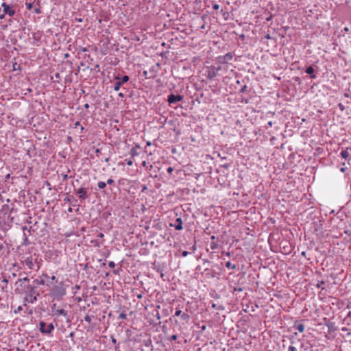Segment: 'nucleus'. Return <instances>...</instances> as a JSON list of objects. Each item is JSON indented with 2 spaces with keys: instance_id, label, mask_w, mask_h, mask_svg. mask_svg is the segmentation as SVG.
<instances>
[{
  "instance_id": "f257e3e1",
  "label": "nucleus",
  "mask_w": 351,
  "mask_h": 351,
  "mask_svg": "<svg viewBox=\"0 0 351 351\" xmlns=\"http://www.w3.org/2000/svg\"><path fill=\"white\" fill-rule=\"evenodd\" d=\"M19 293L25 294V300L29 303H34L37 301V298L40 295L37 290V286L35 285H19L16 289Z\"/></svg>"
},
{
  "instance_id": "f03ea898",
  "label": "nucleus",
  "mask_w": 351,
  "mask_h": 351,
  "mask_svg": "<svg viewBox=\"0 0 351 351\" xmlns=\"http://www.w3.org/2000/svg\"><path fill=\"white\" fill-rule=\"evenodd\" d=\"M66 295V289L64 287L63 282L54 285L50 291V295L54 300H60Z\"/></svg>"
},
{
  "instance_id": "7ed1b4c3",
  "label": "nucleus",
  "mask_w": 351,
  "mask_h": 351,
  "mask_svg": "<svg viewBox=\"0 0 351 351\" xmlns=\"http://www.w3.org/2000/svg\"><path fill=\"white\" fill-rule=\"evenodd\" d=\"M54 328V325L52 323L47 324L43 321H40L39 323V330L43 335H50Z\"/></svg>"
},
{
  "instance_id": "20e7f679",
  "label": "nucleus",
  "mask_w": 351,
  "mask_h": 351,
  "mask_svg": "<svg viewBox=\"0 0 351 351\" xmlns=\"http://www.w3.org/2000/svg\"><path fill=\"white\" fill-rule=\"evenodd\" d=\"M115 82L114 83V90L118 91L121 86L130 80L129 76L123 75L121 77L119 75L114 77Z\"/></svg>"
},
{
  "instance_id": "39448f33",
  "label": "nucleus",
  "mask_w": 351,
  "mask_h": 351,
  "mask_svg": "<svg viewBox=\"0 0 351 351\" xmlns=\"http://www.w3.org/2000/svg\"><path fill=\"white\" fill-rule=\"evenodd\" d=\"M233 53L229 52L224 56H219L216 58L219 64H226L233 58Z\"/></svg>"
},
{
  "instance_id": "423d86ee",
  "label": "nucleus",
  "mask_w": 351,
  "mask_h": 351,
  "mask_svg": "<svg viewBox=\"0 0 351 351\" xmlns=\"http://www.w3.org/2000/svg\"><path fill=\"white\" fill-rule=\"evenodd\" d=\"M221 69V67L220 66H211L210 69L207 72V78L209 80H213L217 75L218 72Z\"/></svg>"
},
{
  "instance_id": "0eeeda50",
  "label": "nucleus",
  "mask_w": 351,
  "mask_h": 351,
  "mask_svg": "<svg viewBox=\"0 0 351 351\" xmlns=\"http://www.w3.org/2000/svg\"><path fill=\"white\" fill-rule=\"evenodd\" d=\"M183 97L180 95L170 94L168 95L167 101L169 104H174L182 101Z\"/></svg>"
},
{
  "instance_id": "6e6552de",
  "label": "nucleus",
  "mask_w": 351,
  "mask_h": 351,
  "mask_svg": "<svg viewBox=\"0 0 351 351\" xmlns=\"http://www.w3.org/2000/svg\"><path fill=\"white\" fill-rule=\"evenodd\" d=\"M88 188L84 186H82L81 188L76 190V193L78 195L80 199L84 200L88 197Z\"/></svg>"
},
{
  "instance_id": "1a4fd4ad",
  "label": "nucleus",
  "mask_w": 351,
  "mask_h": 351,
  "mask_svg": "<svg viewBox=\"0 0 351 351\" xmlns=\"http://www.w3.org/2000/svg\"><path fill=\"white\" fill-rule=\"evenodd\" d=\"M175 316H180L181 319L184 321L186 323H188L190 321L191 317L189 314L186 313H183L180 309H176L175 312Z\"/></svg>"
},
{
  "instance_id": "9d476101",
  "label": "nucleus",
  "mask_w": 351,
  "mask_h": 351,
  "mask_svg": "<svg viewBox=\"0 0 351 351\" xmlns=\"http://www.w3.org/2000/svg\"><path fill=\"white\" fill-rule=\"evenodd\" d=\"M1 6L3 8L4 14H8L10 16H13L15 14V10L6 3L3 2Z\"/></svg>"
},
{
  "instance_id": "9b49d317",
  "label": "nucleus",
  "mask_w": 351,
  "mask_h": 351,
  "mask_svg": "<svg viewBox=\"0 0 351 351\" xmlns=\"http://www.w3.org/2000/svg\"><path fill=\"white\" fill-rule=\"evenodd\" d=\"M158 168H154L153 165H150L147 167V171H148L149 176L154 178H156L158 177Z\"/></svg>"
},
{
  "instance_id": "f8f14e48",
  "label": "nucleus",
  "mask_w": 351,
  "mask_h": 351,
  "mask_svg": "<svg viewBox=\"0 0 351 351\" xmlns=\"http://www.w3.org/2000/svg\"><path fill=\"white\" fill-rule=\"evenodd\" d=\"M171 226H173L176 230H181L183 229L182 220L180 217L176 219L174 223H171Z\"/></svg>"
},
{
  "instance_id": "ddd939ff",
  "label": "nucleus",
  "mask_w": 351,
  "mask_h": 351,
  "mask_svg": "<svg viewBox=\"0 0 351 351\" xmlns=\"http://www.w3.org/2000/svg\"><path fill=\"white\" fill-rule=\"evenodd\" d=\"M23 264H25L30 269H34V262L33 261L32 256L26 258L23 261Z\"/></svg>"
},
{
  "instance_id": "4468645a",
  "label": "nucleus",
  "mask_w": 351,
  "mask_h": 351,
  "mask_svg": "<svg viewBox=\"0 0 351 351\" xmlns=\"http://www.w3.org/2000/svg\"><path fill=\"white\" fill-rule=\"evenodd\" d=\"M54 315L57 317L63 315L65 317H68V312L66 310L64 309H56L54 311Z\"/></svg>"
},
{
  "instance_id": "2eb2a0df",
  "label": "nucleus",
  "mask_w": 351,
  "mask_h": 351,
  "mask_svg": "<svg viewBox=\"0 0 351 351\" xmlns=\"http://www.w3.org/2000/svg\"><path fill=\"white\" fill-rule=\"evenodd\" d=\"M305 72L307 74L310 75V77L312 78V79H315V78L317 77L316 75L314 73L315 70H314V69H313V67L312 66H310L307 67L306 69Z\"/></svg>"
},
{
  "instance_id": "dca6fc26",
  "label": "nucleus",
  "mask_w": 351,
  "mask_h": 351,
  "mask_svg": "<svg viewBox=\"0 0 351 351\" xmlns=\"http://www.w3.org/2000/svg\"><path fill=\"white\" fill-rule=\"evenodd\" d=\"M16 285H30L29 279L27 277H25L23 278H19L15 283Z\"/></svg>"
},
{
  "instance_id": "f3484780",
  "label": "nucleus",
  "mask_w": 351,
  "mask_h": 351,
  "mask_svg": "<svg viewBox=\"0 0 351 351\" xmlns=\"http://www.w3.org/2000/svg\"><path fill=\"white\" fill-rule=\"evenodd\" d=\"M141 149L140 146L138 145H136L134 147H133L130 150V154L132 157L136 156L139 155V153L138 150Z\"/></svg>"
},
{
  "instance_id": "a211bd4d",
  "label": "nucleus",
  "mask_w": 351,
  "mask_h": 351,
  "mask_svg": "<svg viewBox=\"0 0 351 351\" xmlns=\"http://www.w3.org/2000/svg\"><path fill=\"white\" fill-rule=\"evenodd\" d=\"M350 150H351V147L350 148ZM340 154L343 158H344L345 160H347L350 155L349 148L342 150Z\"/></svg>"
},
{
  "instance_id": "6ab92c4d",
  "label": "nucleus",
  "mask_w": 351,
  "mask_h": 351,
  "mask_svg": "<svg viewBox=\"0 0 351 351\" xmlns=\"http://www.w3.org/2000/svg\"><path fill=\"white\" fill-rule=\"evenodd\" d=\"M32 284L35 285L36 286L38 287V285H44L45 284V280L43 279H41V280L36 279L32 282Z\"/></svg>"
},
{
  "instance_id": "aec40b11",
  "label": "nucleus",
  "mask_w": 351,
  "mask_h": 351,
  "mask_svg": "<svg viewBox=\"0 0 351 351\" xmlns=\"http://www.w3.org/2000/svg\"><path fill=\"white\" fill-rule=\"evenodd\" d=\"M23 237H24V239H23V241L22 243V245H29L30 242L28 239V237L27 236V234L25 233L23 234Z\"/></svg>"
},
{
  "instance_id": "412c9836",
  "label": "nucleus",
  "mask_w": 351,
  "mask_h": 351,
  "mask_svg": "<svg viewBox=\"0 0 351 351\" xmlns=\"http://www.w3.org/2000/svg\"><path fill=\"white\" fill-rule=\"evenodd\" d=\"M51 79L53 80V82H59V80L60 79V75L59 73H56L54 76H51Z\"/></svg>"
},
{
  "instance_id": "4be33fe9",
  "label": "nucleus",
  "mask_w": 351,
  "mask_h": 351,
  "mask_svg": "<svg viewBox=\"0 0 351 351\" xmlns=\"http://www.w3.org/2000/svg\"><path fill=\"white\" fill-rule=\"evenodd\" d=\"M226 267L228 269H235L237 268V265H232L230 261L226 262Z\"/></svg>"
},
{
  "instance_id": "5701e85b",
  "label": "nucleus",
  "mask_w": 351,
  "mask_h": 351,
  "mask_svg": "<svg viewBox=\"0 0 351 351\" xmlns=\"http://www.w3.org/2000/svg\"><path fill=\"white\" fill-rule=\"evenodd\" d=\"M322 223L320 222V221L317 223H315V231L317 232L319 230H322Z\"/></svg>"
},
{
  "instance_id": "b1692460",
  "label": "nucleus",
  "mask_w": 351,
  "mask_h": 351,
  "mask_svg": "<svg viewBox=\"0 0 351 351\" xmlns=\"http://www.w3.org/2000/svg\"><path fill=\"white\" fill-rule=\"evenodd\" d=\"M218 243L215 241H211L210 244V247L212 250H216L218 248Z\"/></svg>"
},
{
  "instance_id": "393cba45",
  "label": "nucleus",
  "mask_w": 351,
  "mask_h": 351,
  "mask_svg": "<svg viewBox=\"0 0 351 351\" xmlns=\"http://www.w3.org/2000/svg\"><path fill=\"white\" fill-rule=\"evenodd\" d=\"M300 332H303L304 330V326L302 324H300L295 326Z\"/></svg>"
},
{
  "instance_id": "a878e982",
  "label": "nucleus",
  "mask_w": 351,
  "mask_h": 351,
  "mask_svg": "<svg viewBox=\"0 0 351 351\" xmlns=\"http://www.w3.org/2000/svg\"><path fill=\"white\" fill-rule=\"evenodd\" d=\"M97 186L99 189H103L106 186V183L101 181L98 182Z\"/></svg>"
},
{
  "instance_id": "bb28decb",
  "label": "nucleus",
  "mask_w": 351,
  "mask_h": 351,
  "mask_svg": "<svg viewBox=\"0 0 351 351\" xmlns=\"http://www.w3.org/2000/svg\"><path fill=\"white\" fill-rule=\"evenodd\" d=\"M325 283H326V282L324 280L319 281L318 283L317 284L316 287L317 288H322V289L324 290V289H325V288L323 287L322 285H324Z\"/></svg>"
},
{
  "instance_id": "cd10ccee",
  "label": "nucleus",
  "mask_w": 351,
  "mask_h": 351,
  "mask_svg": "<svg viewBox=\"0 0 351 351\" xmlns=\"http://www.w3.org/2000/svg\"><path fill=\"white\" fill-rule=\"evenodd\" d=\"M36 4L38 5V7L37 8H35L34 11L36 14H40L41 13V10L40 9V3L39 1H38L36 2Z\"/></svg>"
},
{
  "instance_id": "c85d7f7f",
  "label": "nucleus",
  "mask_w": 351,
  "mask_h": 351,
  "mask_svg": "<svg viewBox=\"0 0 351 351\" xmlns=\"http://www.w3.org/2000/svg\"><path fill=\"white\" fill-rule=\"evenodd\" d=\"M84 321L90 324L91 323V321H92V316L89 315H86L85 317H84Z\"/></svg>"
},
{
  "instance_id": "c756f323",
  "label": "nucleus",
  "mask_w": 351,
  "mask_h": 351,
  "mask_svg": "<svg viewBox=\"0 0 351 351\" xmlns=\"http://www.w3.org/2000/svg\"><path fill=\"white\" fill-rule=\"evenodd\" d=\"M33 4H34V3L26 2L25 5H26L27 9L29 10H32L33 8Z\"/></svg>"
},
{
  "instance_id": "7c9ffc66",
  "label": "nucleus",
  "mask_w": 351,
  "mask_h": 351,
  "mask_svg": "<svg viewBox=\"0 0 351 351\" xmlns=\"http://www.w3.org/2000/svg\"><path fill=\"white\" fill-rule=\"evenodd\" d=\"M247 90V86L245 84L244 86H243L241 87V88L240 90V93H243L246 92Z\"/></svg>"
},
{
  "instance_id": "2f4dec72",
  "label": "nucleus",
  "mask_w": 351,
  "mask_h": 351,
  "mask_svg": "<svg viewBox=\"0 0 351 351\" xmlns=\"http://www.w3.org/2000/svg\"><path fill=\"white\" fill-rule=\"evenodd\" d=\"M127 317V315L125 313H121L119 315V319H125Z\"/></svg>"
},
{
  "instance_id": "473e14b6",
  "label": "nucleus",
  "mask_w": 351,
  "mask_h": 351,
  "mask_svg": "<svg viewBox=\"0 0 351 351\" xmlns=\"http://www.w3.org/2000/svg\"><path fill=\"white\" fill-rule=\"evenodd\" d=\"M178 338V336L176 335H173L172 336L169 337L168 338V340L172 341H176Z\"/></svg>"
},
{
  "instance_id": "72a5a7b5",
  "label": "nucleus",
  "mask_w": 351,
  "mask_h": 351,
  "mask_svg": "<svg viewBox=\"0 0 351 351\" xmlns=\"http://www.w3.org/2000/svg\"><path fill=\"white\" fill-rule=\"evenodd\" d=\"M80 289V286L76 285L73 287V293H76L77 291Z\"/></svg>"
},
{
  "instance_id": "f704fd0d",
  "label": "nucleus",
  "mask_w": 351,
  "mask_h": 351,
  "mask_svg": "<svg viewBox=\"0 0 351 351\" xmlns=\"http://www.w3.org/2000/svg\"><path fill=\"white\" fill-rule=\"evenodd\" d=\"M125 162L127 163L128 165L131 166L133 164V161L132 159H125Z\"/></svg>"
},
{
  "instance_id": "c9c22d12",
  "label": "nucleus",
  "mask_w": 351,
  "mask_h": 351,
  "mask_svg": "<svg viewBox=\"0 0 351 351\" xmlns=\"http://www.w3.org/2000/svg\"><path fill=\"white\" fill-rule=\"evenodd\" d=\"M288 351H298L297 348L293 346H290L288 348Z\"/></svg>"
},
{
  "instance_id": "e433bc0d",
  "label": "nucleus",
  "mask_w": 351,
  "mask_h": 351,
  "mask_svg": "<svg viewBox=\"0 0 351 351\" xmlns=\"http://www.w3.org/2000/svg\"><path fill=\"white\" fill-rule=\"evenodd\" d=\"M233 291H239V292H241V291H243V288L239 287H234Z\"/></svg>"
},
{
  "instance_id": "4c0bfd02",
  "label": "nucleus",
  "mask_w": 351,
  "mask_h": 351,
  "mask_svg": "<svg viewBox=\"0 0 351 351\" xmlns=\"http://www.w3.org/2000/svg\"><path fill=\"white\" fill-rule=\"evenodd\" d=\"M294 81H295V82H297L298 84H301V82H301V80H300V78L299 77H294Z\"/></svg>"
},
{
  "instance_id": "58836bf2",
  "label": "nucleus",
  "mask_w": 351,
  "mask_h": 351,
  "mask_svg": "<svg viewBox=\"0 0 351 351\" xmlns=\"http://www.w3.org/2000/svg\"><path fill=\"white\" fill-rule=\"evenodd\" d=\"M167 171L171 174L173 171V168L172 167H169L167 169Z\"/></svg>"
},
{
  "instance_id": "ea45409f",
  "label": "nucleus",
  "mask_w": 351,
  "mask_h": 351,
  "mask_svg": "<svg viewBox=\"0 0 351 351\" xmlns=\"http://www.w3.org/2000/svg\"><path fill=\"white\" fill-rule=\"evenodd\" d=\"M338 106L341 111H343L345 110V106L342 104L339 103L338 104Z\"/></svg>"
},
{
  "instance_id": "a19ab883",
  "label": "nucleus",
  "mask_w": 351,
  "mask_h": 351,
  "mask_svg": "<svg viewBox=\"0 0 351 351\" xmlns=\"http://www.w3.org/2000/svg\"><path fill=\"white\" fill-rule=\"evenodd\" d=\"M108 266L110 267V268H114L115 267V263L113 262V261H110L109 263H108Z\"/></svg>"
},
{
  "instance_id": "79ce46f5",
  "label": "nucleus",
  "mask_w": 351,
  "mask_h": 351,
  "mask_svg": "<svg viewBox=\"0 0 351 351\" xmlns=\"http://www.w3.org/2000/svg\"><path fill=\"white\" fill-rule=\"evenodd\" d=\"M114 182V180L111 179V178H109L107 180V182H106V184H112Z\"/></svg>"
},
{
  "instance_id": "37998d69",
  "label": "nucleus",
  "mask_w": 351,
  "mask_h": 351,
  "mask_svg": "<svg viewBox=\"0 0 351 351\" xmlns=\"http://www.w3.org/2000/svg\"><path fill=\"white\" fill-rule=\"evenodd\" d=\"M71 198L73 199L74 197H73V195H71V196H70V197H66L64 200V202H70V201H71Z\"/></svg>"
},
{
  "instance_id": "c03bdc74",
  "label": "nucleus",
  "mask_w": 351,
  "mask_h": 351,
  "mask_svg": "<svg viewBox=\"0 0 351 351\" xmlns=\"http://www.w3.org/2000/svg\"><path fill=\"white\" fill-rule=\"evenodd\" d=\"M188 254H189V252H187V251H182V256H184V257L186 256Z\"/></svg>"
},
{
  "instance_id": "a18cd8bd",
  "label": "nucleus",
  "mask_w": 351,
  "mask_h": 351,
  "mask_svg": "<svg viewBox=\"0 0 351 351\" xmlns=\"http://www.w3.org/2000/svg\"><path fill=\"white\" fill-rule=\"evenodd\" d=\"M213 9L217 10L219 8V5L217 3L214 4L213 6Z\"/></svg>"
},
{
  "instance_id": "49530a36",
  "label": "nucleus",
  "mask_w": 351,
  "mask_h": 351,
  "mask_svg": "<svg viewBox=\"0 0 351 351\" xmlns=\"http://www.w3.org/2000/svg\"><path fill=\"white\" fill-rule=\"evenodd\" d=\"M152 343V341L150 339H148L145 341V346H149Z\"/></svg>"
},
{
  "instance_id": "de8ad7c7",
  "label": "nucleus",
  "mask_w": 351,
  "mask_h": 351,
  "mask_svg": "<svg viewBox=\"0 0 351 351\" xmlns=\"http://www.w3.org/2000/svg\"><path fill=\"white\" fill-rule=\"evenodd\" d=\"M272 125H273V122L271 121H270L267 123V125L265 128H267L268 127H271Z\"/></svg>"
},
{
  "instance_id": "09e8293b",
  "label": "nucleus",
  "mask_w": 351,
  "mask_h": 351,
  "mask_svg": "<svg viewBox=\"0 0 351 351\" xmlns=\"http://www.w3.org/2000/svg\"><path fill=\"white\" fill-rule=\"evenodd\" d=\"M204 264L208 265L210 264V262L208 259H203Z\"/></svg>"
},
{
  "instance_id": "8fccbe9b",
  "label": "nucleus",
  "mask_w": 351,
  "mask_h": 351,
  "mask_svg": "<svg viewBox=\"0 0 351 351\" xmlns=\"http://www.w3.org/2000/svg\"><path fill=\"white\" fill-rule=\"evenodd\" d=\"M204 264L208 265L210 264V262L208 259H203Z\"/></svg>"
},
{
  "instance_id": "3c124183",
  "label": "nucleus",
  "mask_w": 351,
  "mask_h": 351,
  "mask_svg": "<svg viewBox=\"0 0 351 351\" xmlns=\"http://www.w3.org/2000/svg\"><path fill=\"white\" fill-rule=\"evenodd\" d=\"M2 282H3L5 284V286H6L8 282V280L6 278H3Z\"/></svg>"
},
{
  "instance_id": "603ef678",
  "label": "nucleus",
  "mask_w": 351,
  "mask_h": 351,
  "mask_svg": "<svg viewBox=\"0 0 351 351\" xmlns=\"http://www.w3.org/2000/svg\"><path fill=\"white\" fill-rule=\"evenodd\" d=\"M111 341H112V343L115 344L117 343V340L115 338H114L113 337H111Z\"/></svg>"
},
{
  "instance_id": "864d4df0",
  "label": "nucleus",
  "mask_w": 351,
  "mask_h": 351,
  "mask_svg": "<svg viewBox=\"0 0 351 351\" xmlns=\"http://www.w3.org/2000/svg\"><path fill=\"white\" fill-rule=\"evenodd\" d=\"M62 176L63 180H64L68 178V176L66 173L62 174Z\"/></svg>"
},
{
  "instance_id": "5fc2aeb1",
  "label": "nucleus",
  "mask_w": 351,
  "mask_h": 351,
  "mask_svg": "<svg viewBox=\"0 0 351 351\" xmlns=\"http://www.w3.org/2000/svg\"><path fill=\"white\" fill-rule=\"evenodd\" d=\"M51 281H56V277L55 276H52L51 278Z\"/></svg>"
},
{
  "instance_id": "6e6d98bb",
  "label": "nucleus",
  "mask_w": 351,
  "mask_h": 351,
  "mask_svg": "<svg viewBox=\"0 0 351 351\" xmlns=\"http://www.w3.org/2000/svg\"><path fill=\"white\" fill-rule=\"evenodd\" d=\"M344 97H350V93H349V92H346V93H344Z\"/></svg>"
},
{
  "instance_id": "4d7b16f0",
  "label": "nucleus",
  "mask_w": 351,
  "mask_h": 351,
  "mask_svg": "<svg viewBox=\"0 0 351 351\" xmlns=\"http://www.w3.org/2000/svg\"><path fill=\"white\" fill-rule=\"evenodd\" d=\"M80 125V122L79 121H77L75 123V125H74V128H76L77 126H79Z\"/></svg>"
},
{
  "instance_id": "13d9d810",
  "label": "nucleus",
  "mask_w": 351,
  "mask_h": 351,
  "mask_svg": "<svg viewBox=\"0 0 351 351\" xmlns=\"http://www.w3.org/2000/svg\"><path fill=\"white\" fill-rule=\"evenodd\" d=\"M118 95L120 97H124V94L123 93H119Z\"/></svg>"
},
{
  "instance_id": "bf43d9fd",
  "label": "nucleus",
  "mask_w": 351,
  "mask_h": 351,
  "mask_svg": "<svg viewBox=\"0 0 351 351\" xmlns=\"http://www.w3.org/2000/svg\"><path fill=\"white\" fill-rule=\"evenodd\" d=\"M195 270L196 271H200L201 270V267L199 265L197 266Z\"/></svg>"
},
{
  "instance_id": "052dcab7",
  "label": "nucleus",
  "mask_w": 351,
  "mask_h": 351,
  "mask_svg": "<svg viewBox=\"0 0 351 351\" xmlns=\"http://www.w3.org/2000/svg\"><path fill=\"white\" fill-rule=\"evenodd\" d=\"M23 229L24 231L25 230H27L28 232H30V229L28 230L26 226H24Z\"/></svg>"
},
{
  "instance_id": "680f3d73",
  "label": "nucleus",
  "mask_w": 351,
  "mask_h": 351,
  "mask_svg": "<svg viewBox=\"0 0 351 351\" xmlns=\"http://www.w3.org/2000/svg\"><path fill=\"white\" fill-rule=\"evenodd\" d=\"M56 304H53L51 306V308H52L53 310H54V309L56 308Z\"/></svg>"
},
{
  "instance_id": "e2e57ef3",
  "label": "nucleus",
  "mask_w": 351,
  "mask_h": 351,
  "mask_svg": "<svg viewBox=\"0 0 351 351\" xmlns=\"http://www.w3.org/2000/svg\"><path fill=\"white\" fill-rule=\"evenodd\" d=\"M44 278H49L48 275L47 274L43 273L42 275Z\"/></svg>"
},
{
  "instance_id": "0e129e2a",
  "label": "nucleus",
  "mask_w": 351,
  "mask_h": 351,
  "mask_svg": "<svg viewBox=\"0 0 351 351\" xmlns=\"http://www.w3.org/2000/svg\"><path fill=\"white\" fill-rule=\"evenodd\" d=\"M84 108H85L86 109H88V108H89V104H86L84 105Z\"/></svg>"
},
{
  "instance_id": "69168bd1",
  "label": "nucleus",
  "mask_w": 351,
  "mask_h": 351,
  "mask_svg": "<svg viewBox=\"0 0 351 351\" xmlns=\"http://www.w3.org/2000/svg\"><path fill=\"white\" fill-rule=\"evenodd\" d=\"M340 171H341V172H344V171H346V168H345V167H341V168L340 169Z\"/></svg>"
},
{
  "instance_id": "338daca9",
  "label": "nucleus",
  "mask_w": 351,
  "mask_h": 351,
  "mask_svg": "<svg viewBox=\"0 0 351 351\" xmlns=\"http://www.w3.org/2000/svg\"><path fill=\"white\" fill-rule=\"evenodd\" d=\"M146 145L147 146H150L152 145V143L150 141H147Z\"/></svg>"
},
{
  "instance_id": "774afa93",
  "label": "nucleus",
  "mask_w": 351,
  "mask_h": 351,
  "mask_svg": "<svg viewBox=\"0 0 351 351\" xmlns=\"http://www.w3.org/2000/svg\"><path fill=\"white\" fill-rule=\"evenodd\" d=\"M68 211H69V213H71V212L73 211L72 208H71V207H69V209H68Z\"/></svg>"
}]
</instances>
